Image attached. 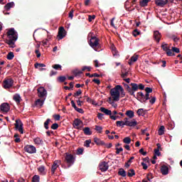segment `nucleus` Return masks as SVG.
Segmentation results:
<instances>
[{"label":"nucleus","mask_w":182,"mask_h":182,"mask_svg":"<svg viewBox=\"0 0 182 182\" xmlns=\"http://www.w3.org/2000/svg\"><path fill=\"white\" fill-rule=\"evenodd\" d=\"M74 85H75V82H70V88L71 90L72 89H73Z\"/></svg>","instance_id":"obj_61"},{"label":"nucleus","mask_w":182,"mask_h":182,"mask_svg":"<svg viewBox=\"0 0 182 182\" xmlns=\"http://www.w3.org/2000/svg\"><path fill=\"white\" fill-rule=\"evenodd\" d=\"M125 126H129L130 127H134L135 126H137V121H136V119H134L133 121L126 120Z\"/></svg>","instance_id":"obj_14"},{"label":"nucleus","mask_w":182,"mask_h":182,"mask_svg":"<svg viewBox=\"0 0 182 182\" xmlns=\"http://www.w3.org/2000/svg\"><path fill=\"white\" fill-rule=\"evenodd\" d=\"M117 87L119 92H121V97H124V96H126V92H124L123 87H122V85H117Z\"/></svg>","instance_id":"obj_21"},{"label":"nucleus","mask_w":182,"mask_h":182,"mask_svg":"<svg viewBox=\"0 0 182 182\" xmlns=\"http://www.w3.org/2000/svg\"><path fill=\"white\" fill-rule=\"evenodd\" d=\"M49 123H50V119H47L46 121L44 122V127L46 130L49 129Z\"/></svg>","instance_id":"obj_29"},{"label":"nucleus","mask_w":182,"mask_h":182,"mask_svg":"<svg viewBox=\"0 0 182 182\" xmlns=\"http://www.w3.org/2000/svg\"><path fill=\"white\" fill-rule=\"evenodd\" d=\"M96 18V16L92 15V16H88V21L89 22H92L93 21V19Z\"/></svg>","instance_id":"obj_44"},{"label":"nucleus","mask_w":182,"mask_h":182,"mask_svg":"<svg viewBox=\"0 0 182 182\" xmlns=\"http://www.w3.org/2000/svg\"><path fill=\"white\" fill-rule=\"evenodd\" d=\"M109 93L114 102H119L120 100V91H119L117 85H116L115 87L111 89Z\"/></svg>","instance_id":"obj_3"},{"label":"nucleus","mask_w":182,"mask_h":182,"mask_svg":"<svg viewBox=\"0 0 182 182\" xmlns=\"http://www.w3.org/2000/svg\"><path fill=\"white\" fill-rule=\"evenodd\" d=\"M46 65L43 63H36L34 65V67L36 68V69H38V68H45Z\"/></svg>","instance_id":"obj_33"},{"label":"nucleus","mask_w":182,"mask_h":182,"mask_svg":"<svg viewBox=\"0 0 182 182\" xmlns=\"http://www.w3.org/2000/svg\"><path fill=\"white\" fill-rule=\"evenodd\" d=\"M138 116H143L144 114H145L144 113V109L143 108H140L137 110L136 112Z\"/></svg>","instance_id":"obj_30"},{"label":"nucleus","mask_w":182,"mask_h":182,"mask_svg":"<svg viewBox=\"0 0 182 182\" xmlns=\"http://www.w3.org/2000/svg\"><path fill=\"white\" fill-rule=\"evenodd\" d=\"M109 119H112V120H117V119H119V116H114V115H112L109 117Z\"/></svg>","instance_id":"obj_51"},{"label":"nucleus","mask_w":182,"mask_h":182,"mask_svg":"<svg viewBox=\"0 0 182 182\" xmlns=\"http://www.w3.org/2000/svg\"><path fill=\"white\" fill-rule=\"evenodd\" d=\"M151 0H142L139 2L140 6L142 8H144V6H147L149 2H150Z\"/></svg>","instance_id":"obj_22"},{"label":"nucleus","mask_w":182,"mask_h":182,"mask_svg":"<svg viewBox=\"0 0 182 182\" xmlns=\"http://www.w3.org/2000/svg\"><path fill=\"white\" fill-rule=\"evenodd\" d=\"M83 132L86 136H91L92 132H90V128L89 127H85L83 129Z\"/></svg>","instance_id":"obj_26"},{"label":"nucleus","mask_w":182,"mask_h":182,"mask_svg":"<svg viewBox=\"0 0 182 182\" xmlns=\"http://www.w3.org/2000/svg\"><path fill=\"white\" fill-rule=\"evenodd\" d=\"M124 88L126 89L127 92L130 95V96H133V97H136V95L134 94L135 92L137 90H144V85L132 82L129 85L123 83Z\"/></svg>","instance_id":"obj_2"},{"label":"nucleus","mask_w":182,"mask_h":182,"mask_svg":"<svg viewBox=\"0 0 182 182\" xmlns=\"http://www.w3.org/2000/svg\"><path fill=\"white\" fill-rule=\"evenodd\" d=\"M52 68L53 69H55V70H62V65H59V64H55V65H53Z\"/></svg>","instance_id":"obj_31"},{"label":"nucleus","mask_w":182,"mask_h":182,"mask_svg":"<svg viewBox=\"0 0 182 182\" xmlns=\"http://www.w3.org/2000/svg\"><path fill=\"white\" fill-rule=\"evenodd\" d=\"M14 58H15V55H14L13 52H9L6 57L8 60H12V59H14Z\"/></svg>","instance_id":"obj_28"},{"label":"nucleus","mask_w":182,"mask_h":182,"mask_svg":"<svg viewBox=\"0 0 182 182\" xmlns=\"http://www.w3.org/2000/svg\"><path fill=\"white\" fill-rule=\"evenodd\" d=\"M89 45L93 49L97 48L99 46V38L97 37H91L90 41H89Z\"/></svg>","instance_id":"obj_7"},{"label":"nucleus","mask_w":182,"mask_h":182,"mask_svg":"<svg viewBox=\"0 0 182 182\" xmlns=\"http://www.w3.org/2000/svg\"><path fill=\"white\" fill-rule=\"evenodd\" d=\"M35 53L37 58H41V52L39 51V49H36Z\"/></svg>","instance_id":"obj_49"},{"label":"nucleus","mask_w":182,"mask_h":182,"mask_svg":"<svg viewBox=\"0 0 182 182\" xmlns=\"http://www.w3.org/2000/svg\"><path fill=\"white\" fill-rule=\"evenodd\" d=\"M80 99H82V97H80L79 100H77V106H79L80 107H82V105H83V104L85 103V102L80 100Z\"/></svg>","instance_id":"obj_38"},{"label":"nucleus","mask_w":182,"mask_h":182,"mask_svg":"<svg viewBox=\"0 0 182 182\" xmlns=\"http://www.w3.org/2000/svg\"><path fill=\"white\" fill-rule=\"evenodd\" d=\"M82 95V90H78L76 92L74 93L73 97H77V96H80Z\"/></svg>","instance_id":"obj_35"},{"label":"nucleus","mask_w":182,"mask_h":182,"mask_svg":"<svg viewBox=\"0 0 182 182\" xmlns=\"http://www.w3.org/2000/svg\"><path fill=\"white\" fill-rule=\"evenodd\" d=\"M165 129H166V128L164 127V126H161L160 128L158 130L159 136H163V134H164V130Z\"/></svg>","instance_id":"obj_24"},{"label":"nucleus","mask_w":182,"mask_h":182,"mask_svg":"<svg viewBox=\"0 0 182 182\" xmlns=\"http://www.w3.org/2000/svg\"><path fill=\"white\" fill-rule=\"evenodd\" d=\"M14 126L16 130H18L21 134H23V124L21 119H16Z\"/></svg>","instance_id":"obj_5"},{"label":"nucleus","mask_w":182,"mask_h":182,"mask_svg":"<svg viewBox=\"0 0 182 182\" xmlns=\"http://www.w3.org/2000/svg\"><path fill=\"white\" fill-rule=\"evenodd\" d=\"M141 132L142 136H146V137H149V136H150V134L147 132V129H141Z\"/></svg>","instance_id":"obj_32"},{"label":"nucleus","mask_w":182,"mask_h":182,"mask_svg":"<svg viewBox=\"0 0 182 182\" xmlns=\"http://www.w3.org/2000/svg\"><path fill=\"white\" fill-rule=\"evenodd\" d=\"M116 124L117 126V127H124V126H126V122L124 121H117L116 122Z\"/></svg>","instance_id":"obj_25"},{"label":"nucleus","mask_w":182,"mask_h":182,"mask_svg":"<svg viewBox=\"0 0 182 182\" xmlns=\"http://www.w3.org/2000/svg\"><path fill=\"white\" fill-rule=\"evenodd\" d=\"M90 4V0H85V6H87Z\"/></svg>","instance_id":"obj_62"},{"label":"nucleus","mask_w":182,"mask_h":182,"mask_svg":"<svg viewBox=\"0 0 182 182\" xmlns=\"http://www.w3.org/2000/svg\"><path fill=\"white\" fill-rule=\"evenodd\" d=\"M38 97H45V96L46 95V90L43 87L38 88Z\"/></svg>","instance_id":"obj_11"},{"label":"nucleus","mask_w":182,"mask_h":182,"mask_svg":"<svg viewBox=\"0 0 182 182\" xmlns=\"http://www.w3.org/2000/svg\"><path fill=\"white\" fill-rule=\"evenodd\" d=\"M100 112H102V113H105V114H106L107 116H109V117H110V116L112 114V110L106 109V108H105L103 107H101L100 109Z\"/></svg>","instance_id":"obj_16"},{"label":"nucleus","mask_w":182,"mask_h":182,"mask_svg":"<svg viewBox=\"0 0 182 182\" xmlns=\"http://www.w3.org/2000/svg\"><path fill=\"white\" fill-rule=\"evenodd\" d=\"M161 62L163 63L161 67L162 68H166V65H167V62L166 60H161Z\"/></svg>","instance_id":"obj_59"},{"label":"nucleus","mask_w":182,"mask_h":182,"mask_svg":"<svg viewBox=\"0 0 182 182\" xmlns=\"http://www.w3.org/2000/svg\"><path fill=\"white\" fill-rule=\"evenodd\" d=\"M92 82H94V83H96V85H100V80L99 79L95 78L92 80Z\"/></svg>","instance_id":"obj_52"},{"label":"nucleus","mask_w":182,"mask_h":182,"mask_svg":"<svg viewBox=\"0 0 182 182\" xmlns=\"http://www.w3.org/2000/svg\"><path fill=\"white\" fill-rule=\"evenodd\" d=\"M95 68H99V61L97 60H94Z\"/></svg>","instance_id":"obj_58"},{"label":"nucleus","mask_w":182,"mask_h":182,"mask_svg":"<svg viewBox=\"0 0 182 182\" xmlns=\"http://www.w3.org/2000/svg\"><path fill=\"white\" fill-rule=\"evenodd\" d=\"M171 51L174 52L175 53H180V48H176V47H172Z\"/></svg>","instance_id":"obj_37"},{"label":"nucleus","mask_w":182,"mask_h":182,"mask_svg":"<svg viewBox=\"0 0 182 182\" xmlns=\"http://www.w3.org/2000/svg\"><path fill=\"white\" fill-rule=\"evenodd\" d=\"M149 103H151V105H154L156 103V97H153L150 100H149Z\"/></svg>","instance_id":"obj_48"},{"label":"nucleus","mask_w":182,"mask_h":182,"mask_svg":"<svg viewBox=\"0 0 182 182\" xmlns=\"http://www.w3.org/2000/svg\"><path fill=\"white\" fill-rule=\"evenodd\" d=\"M145 92L146 93H151V92H153V89L149 87H146L145 88Z\"/></svg>","instance_id":"obj_47"},{"label":"nucleus","mask_w":182,"mask_h":182,"mask_svg":"<svg viewBox=\"0 0 182 182\" xmlns=\"http://www.w3.org/2000/svg\"><path fill=\"white\" fill-rule=\"evenodd\" d=\"M0 110L3 113H8L11 110V106L8 102H4L0 105Z\"/></svg>","instance_id":"obj_8"},{"label":"nucleus","mask_w":182,"mask_h":182,"mask_svg":"<svg viewBox=\"0 0 182 182\" xmlns=\"http://www.w3.org/2000/svg\"><path fill=\"white\" fill-rule=\"evenodd\" d=\"M87 70L88 72H90V70H92V68L91 67H87V66H84L82 67V72H85V70Z\"/></svg>","instance_id":"obj_42"},{"label":"nucleus","mask_w":182,"mask_h":182,"mask_svg":"<svg viewBox=\"0 0 182 182\" xmlns=\"http://www.w3.org/2000/svg\"><path fill=\"white\" fill-rule=\"evenodd\" d=\"M87 102L88 103H92V105H93V102H95V101H93V100H92V98L87 97Z\"/></svg>","instance_id":"obj_60"},{"label":"nucleus","mask_w":182,"mask_h":182,"mask_svg":"<svg viewBox=\"0 0 182 182\" xmlns=\"http://www.w3.org/2000/svg\"><path fill=\"white\" fill-rule=\"evenodd\" d=\"M90 77H100V75L97 73H94L90 75Z\"/></svg>","instance_id":"obj_55"},{"label":"nucleus","mask_w":182,"mask_h":182,"mask_svg":"<svg viewBox=\"0 0 182 182\" xmlns=\"http://www.w3.org/2000/svg\"><path fill=\"white\" fill-rule=\"evenodd\" d=\"M7 38L6 43L9 45V48H15V42L18 41V32L15 31V28H11L7 30Z\"/></svg>","instance_id":"obj_1"},{"label":"nucleus","mask_w":182,"mask_h":182,"mask_svg":"<svg viewBox=\"0 0 182 182\" xmlns=\"http://www.w3.org/2000/svg\"><path fill=\"white\" fill-rule=\"evenodd\" d=\"M73 73L75 75V76H79V75H82V72L79 70H75L73 71Z\"/></svg>","instance_id":"obj_40"},{"label":"nucleus","mask_w":182,"mask_h":182,"mask_svg":"<svg viewBox=\"0 0 182 182\" xmlns=\"http://www.w3.org/2000/svg\"><path fill=\"white\" fill-rule=\"evenodd\" d=\"M65 32H66V31H65V28L60 27L58 29V34L57 36V39L58 41L63 39L64 37L66 36Z\"/></svg>","instance_id":"obj_9"},{"label":"nucleus","mask_w":182,"mask_h":182,"mask_svg":"<svg viewBox=\"0 0 182 182\" xmlns=\"http://www.w3.org/2000/svg\"><path fill=\"white\" fill-rule=\"evenodd\" d=\"M111 105H112V107H114V109L117 108V104L114 103V102H111Z\"/></svg>","instance_id":"obj_63"},{"label":"nucleus","mask_w":182,"mask_h":182,"mask_svg":"<svg viewBox=\"0 0 182 182\" xmlns=\"http://www.w3.org/2000/svg\"><path fill=\"white\" fill-rule=\"evenodd\" d=\"M161 48L166 53L167 56H176V54L173 53L170 49V47H168V44L164 42L162 43Z\"/></svg>","instance_id":"obj_4"},{"label":"nucleus","mask_w":182,"mask_h":182,"mask_svg":"<svg viewBox=\"0 0 182 182\" xmlns=\"http://www.w3.org/2000/svg\"><path fill=\"white\" fill-rule=\"evenodd\" d=\"M137 59H139V55L134 54L133 56L131 57L128 63L129 65H132L134 62H137Z\"/></svg>","instance_id":"obj_15"},{"label":"nucleus","mask_w":182,"mask_h":182,"mask_svg":"<svg viewBox=\"0 0 182 182\" xmlns=\"http://www.w3.org/2000/svg\"><path fill=\"white\" fill-rule=\"evenodd\" d=\"M132 35H133V36H134V38H136V37L139 36V35H140V31H139V30H137V29H135L133 31Z\"/></svg>","instance_id":"obj_34"},{"label":"nucleus","mask_w":182,"mask_h":182,"mask_svg":"<svg viewBox=\"0 0 182 182\" xmlns=\"http://www.w3.org/2000/svg\"><path fill=\"white\" fill-rule=\"evenodd\" d=\"M55 120H60V114H55L53 116Z\"/></svg>","instance_id":"obj_56"},{"label":"nucleus","mask_w":182,"mask_h":182,"mask_svg":"<svg viewBox=\"0 0 182 182\" xmlns=\"http://www.w3.org/2000/svg\"><path fill=\"white\" fill-rule=\"evenodd\" d=\"M15 6V3H14V1L7 3L5 6H4V9H6V11H9V9H11V8H14Z\"/></svg>","instance_id":"obj_20"},{"label":"nucleus","mask_w":182,"mask_h":182,"mask_svg":"<svg viewBox=\"0 0 182 182\" xmlns=\"http://www.w3.org/2000/svg\"><path fill=\"white\" fill-rule=\"evenodd\" d=\"M95 130L96 132H98V133H102V130H103V127L96 125Z\"/></svg>","instance_id":"obj_36"},{"label":"nucleus","mask_w":182,"mask_h":182,"mask_svg":"<svg viewBox=\"0 0 182 182\" xmlns=\"http://www.w3.org/2000/svg\"><path fill=\"white\" fill-rule=\"evenodd\" d=\"M66 80V77L65 76H59L57 78V81L59 82V83H63Z\"/></svg>","instance_id":"obj_27"},{"label":"nucleus","mask_w":182,"mask_h":182,"mask_svg":"<svg viewBox=\"0 0 182 182\" xmlns=\"http://www.w3.org/2000/svg\"><path fill=\"white\" fill-rule=\"evenodd\" d=\"M82 124H83V122H82L80 119L77 118L73 121L74 127H79V126H82Z\"/></svg>","instance_id":"obj_17"},{"label":"nucleus","mask_w":182,"mask_h":182,"mask_svg":"<svg viewBox=\"0 0 182 182\" xmlns=\"http://www.w3.org/2000/svg\"><path fill=\"white\" fill-rule=\"evenodd\" d=\"M71 106L75 109V110H76V109L77 108L76 104L75 103V101L73 100H71Z\"/></svg>","instance_id":"obj_53"},{"label":"nucleus","mask_w":182,"mask_h":182,"mask_svg":"<svg viewBox=\"0 0 182 182\" xmlns=\"http://www.w3.org/2000/svg\"><path fill=\"white\" fill-rule=\"evenodd\" d=\"M156 6L164 8L165 5H167V0H155Z\"/></svg>","instance_id":"obj_12"},{"label":"nucleus","mask_w":182,"mask_h":182,"mask_svg":"<svg viewBox=\"0 0 182 182\" xmlns=\"http://www.w3.org/2000/svg\"><path fill=\"white\" fill-rule=\"evenodd\" d=\"M75 111L77 112L78 113H80L81 114H83L85 113V111L82 108H75Z\"/></svg>","instance_id":"obj_41"},{"label":"nucleus","mask_w":182,"mask_h":182,"mask_svg":"<svg viewBox=\"0 0 182 182\" xmlns=\"http://www.w3.org/2000/svg\"><path fill=\"white\" fill-rule=\"evenodd\" d=\"M147 100H150V93L146 92L145 95V103L147 102Z\"/></svg>","instance_id":"obj_45"},{"label":"nucleus","mask_w":182,"mask_h":182,"mask_svg":"<svg viewBox=\"0 0 182 182\" xmlns=\"http://www.w3.org/2000/svg\"><path fill=\"white\" fill-rule=\"evenodd\" d=\"M44 102L45 101L43 100L38 99V100H36L34 105H35V106H36V107H39L41 109V107H42V106H43Z\"/></svg>","instance_id":"obj_18"},{"label":"nucleus","mask_w":182,"mask_h":182,"mask_svg":"<svg viewBox=\"0 0 182 182\" xmlns=\"http://www.w3.org/2000/svg\"><path fill=\"white\" fill-rule=\"evenodd\" d=\"M154 39H155L157 43H160V39H161V33H160L159 31H156L154 32Z\"/></svg>","instance_id":"obj_13"},{"label":"nucleus","mask_w":182,"mask_h":182,"mask_svg":"<svg viewBox=\"0 0 182 182\" xmlns=\"http://www.w3.org/2000/svg\"><path fill=\"white\" fill-rule=\"evenodd\" d=\"M14 86V80L12 78L5 79L3 81V87L4 89H11Z\"/></svg>","instance_id":"obj_6"},{"label":"nucleus","mask_w":182,"mask_h":182,"mask_svg":"<svg viewBox=\"0 0 182 182\" xmlns=\"http://www.w3.org/2000/svg\"><path fill=\"white\" fill-rule=\"evenodd\" d=\"M13 99L16 101L17 105H19L22 102V98L19 94H16L14 95Z\"/></svg>","instance_id":"obj_19"},{"label":"nucleus","mask_w":182,"mask_h":182,"mask_svg":"<svg viewBox=\"0 0 182 182\" xmlns=\"http://www.w3.org/2000/svg\"><path fill=\"white\" fill-rule=\"evenodd\" d=\"M73 12H75V10L71 9V11L68 14V18L73 19Z\"/></svg>","instance_id":"obj_43"},{"label":"nucleus","mask_w":182,"mask_h":182,"mask_svg":"<svg viewBox=\"0 0 182 182\" xmlns=\"http://www.w3.org/2000/svg\"><path fill=\"white\" fill-rule=\"evenodd\" d=\"M55 75H58V71H55V70H51L50 73V76H55Z\"/></svg>","instance_id":"obj_50"},{"label":"nucleus","mask_w":182,"mask_h":182,"mask_svg":"<svg viewBox=\"0 0 182 182\" xmlns=\"http://www.w3.org/2000/svg\"><path fill=\"white\" fill-rule=\"evenodd\" d=\"M46 134H47V136H52V134H53V132H52V131H48V132H46Z\"/></svg>","instance_id":"obj_64"},{"label":"nucleus","mask_w":182,"mask_h":182,"mask_svg":"<svg viewBox=\"0 0 182 182\" xmlns=\"http://www.w3.org/2000/svg\"><path fill=\"white\" fill-rule=\"evenodd\" d=\"M141 103H145V95L141 92H139L136 93V97H135Z\"/></svg>","instance_id":"obj_10"},{"label":"nucleus","mask_w":182,"mask_h":182,"mask_svg":"<svg viewBox=\"0 0 182 182\" xmlns=\"http://www.w3.org/2000/svg\"><path fill=\"white\" fill-rule=\"evenodd\" d=\"M104 116H105V114H102V113H98V114H97V118H98L100 120H103Z\"/></svg>","instance_id":"obj_46"},{"label":"nucleus","mask_w":182,"mask_h":182,"mask_svg":"<svg viewBox=\"0 0 182 182\" xmlns=\"http://www.w3.org/2000/svg\"><path fill=\"white\" fill-rule=\"evenodd\" d=\"M126 114L128 116V117H129V119H133V117H134V112L132 110L127 111Z\"/></svg>","instance_id":"obj_23"},{"label":"nucleus","mask_w":182,"mask_h":182,"mask_svg":"<svg viewBox=\"0 0 182 182\" xmlns=\"http://www.w3.org/2000/svg\"><path fill=\"white\" fill-rule=\"evenodd\" d=\"M121 76L123 79H124V77H127V76H129V72H126L125 73H122Z\"/></svg>","instance_id":"obj_54"},{"label":"nucleus","mask_w":182,"mask_h":182,"mask_svg":"<svg viewBox=\"0 0 182 182\" xmlns=\"http://www.w3.org/2000/svg\"><path fill=\"white\" fill-rule=\"evenodd\" d=\"M59 127V124H58V123H54L52 124L51 126V129L53 130H57V129Z\"/></svg>","instance_id":"obj_39"},{"label":"nucleus","mask_w":182,"mask_h":182,"mask_svg":"<svg viewBox=\"0 0 182 182\" xmlns=\"http://www.w3.org/2000/svg\"><path fill=\"white\" fill-rule=\"evenodd\" d=\"M114 18H112L111 19L110 25H111V26H112V28H116V27L114 26Z\"/></svg>","instance_id":"obj_57"}]
</instances>
